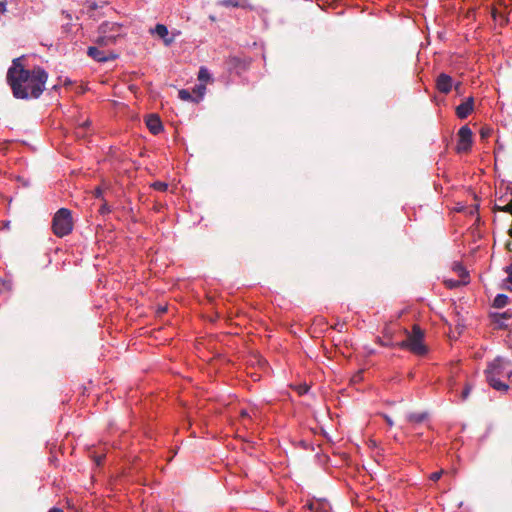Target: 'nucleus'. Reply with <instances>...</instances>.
<instances>
[{"instance_id":"obj_15","label":"nucleus","mask_w":512,"mask_h":512,"mask_svg":"<svg viewBox=\"0 0 512 512\" xmlns=\"http://www.w3.org/2000/svg\"><path fill=\"white\" fill-rule=\"evenodd\" d=\"M427 418L426 413H409L406 419L410 423H421Z\"/></svg>"},{"instance_id":"obj_9","label":"nucleus","mask_w":512,"mask_h":512,"mask_svg":"<svg viewBox=\"0 0 512 512\" xmlns=\"http://www.w3.org/2000/svg\"><path fill=\"white\" fill-rule=\"evenodd\" d=\"M87 54L97 62H107L117 58L113 52H105L98 47L91 46L88 48Z\"/></svg>"},{"instance_id":"obj_31","label":"nucleus","mask_w":512,"mask_h":512,"mask_svg":"<svg viewBox=\"0 0 512 512\" xmlns=\"http://www.w3.org/2000/svg\"><path fill=\"white\" fill-rule=\"evenodd\" d=\"M454 269H455V270H457V271H459V272H461V273H464V272H465V271H464V269H463V267H462L461 265H459V264H455Z\"/></svg>"},{"instance_id":"obj_22","label":"nucleus","mask_w":512,"mask_h":512,"mask_svg":"<svg viewBox=\"0 0 512 512\" xmlns=\"http://www.w3.org/2000/svg\"><path fill=\"white\" fill-rule=\"evenodd\" d=\"M471 386L470 385H466L464 390L462 391V394H461V398L462 400H466L471 392Z\"/></svg>"},{"instance_id":"obj_33","label":"nucleus","mask_w":512,"mask_h":512,"mask_svg":"<svg viewBox=\"0 0 512 512\" xmlns=\"http://www.w3.org/2000/svg\"><path fill=\"white\" fill-rule=\"evenodd\" d=\"M48 512H63V511L59 508L54 507V508H51Z\"/></svg>"},{"instance_id":"obj_1","label":"nucleus","mask_w":512,"mask_h":512,"mask_svg":"<svg viewBox=\"0 0 512 512\" xmlns=\"http://www.w3.org/2000/svg\"><path fill=\"white\" fill-rule=\"evenodd\" d=\"M21 60L22 58L14 59L7 72V81L13 96L17 99H37L45 90L48 74L41 67L25 69Z\"/></svg>"},{"instance_id":"obj_6","label":"nucleus","mask_w":512,"mask_h":512,"mask_svg":"<svg viewBox=\"0 0 512 512\" xmlns=\"http://www.w3.org/2000/svg\"><path fill=\"white\" fill-rule=\"evenodd\" d=\"M472 145V131L468 126H463L458 131V152H467L470 150Z\"/></svg>"},{"instance_id":"obj_27","label":"nucleus","mask_w":512,"mask_h":512,"mask_svg":"<svg viewBox=\"0 0 512 512\" xmlns=\"http://www.w3.org/2000/svg\"><path fill=\"white\" fill-rule=\"evenodd\" d=\"M7 11V2L6 1H0V12L5 13Z\"/></svg>"},{"instance_id":"obj_17","label":"nucleus","mask_w":512,"mask_h":512,"mask_svg":"<svg viewBox=\"0 0 512 512\" xmlns=\"http://www.w3.org/2000/svg\"><path fill=\"white\" fill-rule=\"evenodd\" d=\"M193 92H194V94H196L195 99H196V102H198L203 98V96L206 92V87L204 84L197 85L194 88Z\"/></svg>"},{"instance_id":"obj_3","label":"nucleus","mask_w":512,"mask_h":512,"mask_svg":"<svg viewBox=\"0 0 512 512\" xmlns=\"http://www.w3.org/2000/svg\"><path fill=\"white\" fill-rule=\"evenodd\" d=\"M125 35L123 26L115 22H104L99 26V36L96 43L99 46L115 44L117 40Z\"/></svg>"},{"instance_id":"obj_29","label":"nucleus","mask_w":512,"mask_h":512,"mask_svg":"<svg viewBox=\"0 0 512 512\" xmlns=\"http://www.w3.org/2000/svg\"><path fill=\"white\" fill-rule=\"evenodd\" d=\"M489 134H490V130L489 129H481V137L482 138L488 137Z\"/></svg>"},{"instance_id":"obj_4","label":"nucleus","mask_w":512,"mask_h":512,"mask_svg":"<svg viewBox=\"0 0 512 512\" xmlns=\"http://www.w3.org/2000/svg\"><path fill=\"white\" fill-rule=\"evenodd\" d=\"M424 333L418 325H414L412 332L408 333L407 339L402 341L399 346L402 348L409 349L416 355H425L427 353V347L423 343Z\"/></svg>"},{"instance_id":"obj_14","label":"nucleus","mask_w":512,"mask_h":512,"mask_svg":"<svg viewBox=\"0 0 512 512\" xmlns=\"http://www.w3.org/2000/svg\"><path fill=\"white\" fill-rule=\"evenodd\" d=\"M146 125L151 133L158 134L162 130V123L158 116L150 115L146 120Z\"/></svg>"},{"instance_id":"obj_26","label":"nucleus","mask_w":512,"mask_h":512,"mask_svg":"<svg viewBox=\"0 0 512 512\" xmlns=\"http://www.w3.org/2000/svg\"><path fill=\"white\" fill-rule=\"evenodd\" d=\"M90 125V122L88 120L84 121L81 126L78 128V131H77V135L80 136L82 135V130L85 128V127H88Z\"/></svg>"},{"instance_id":"obj_23","label":"nucleus","mask_w":512,"mask_h":512,"mask_svg":"<svg viewBox=\"0 0 512 512\" xmlns=\"http://www.w3.org/2000/svg\"><path fill=\"white\" fill-rule=\"evenodd\" d=\"M256 414H257V411L256 410H253L252 411V414H250L248 411L246 410H242L241 411V416L244 418V417H249V418H253V417H256Z\"/></svg>"},{"instance_id":"obj_5","label":"nucleus","mask_w":512,"mask_h":512,"mask_svg":"<svg viewBox=\"0 0 512 512\" xmlns=\"http://www.w3.org/2000/svg\"><path fill=\"white\" fill-rule=\"evenodd\" d=\"M52 229L56 236L64 237L73 229V222L70 210L66 208L59 209L53 218Z\"/></svg>"},{"instance_id":"obj_7","label":"nucleus","mask_w":512,"mask_h":512,"mask_svg":"<svg viewBox=\"0 0 512 512\" xmlns=\"http://www.w3.org/2000/svg\"><path fill=\"white\" fill-rule=\"evenodd\" d=\"M460 83L453 84V79L445 73H441L436 79V87L439 92L447 94L454 87L456 91L460 89Z\"/></svg>"},{"instance_id":"obj_19","label":"nucleus","mask_w":512,"mask_h":512,"mask_svg":"<svg viewBox=\"0 0 512 512\" xmlns=\"http://www.w3.org/2000/svg\"><path fill=\"white\" fill-rule=\"evenodd\" d=\"M178 96L183 101H193V102H196L195 97H193L192 94L188 90H186V89L180 90L178 92Z\"/></svg>"},{"instance_id":"obj_13","label":"nucleus","mask_w":512,"mask_h":512,"mask_svg":"<svg viewBox=\"0 0 512 512\" xmlns=\"http://www.w3.org/2000/svg\"><path fill=\"white\" fill-rule=\"evenodd\" d=\"M474 99L467 98L463 103L456 107V114L460 119H465L473 111Z\"/></svg>"},{"instance_id":"obj_8","label":"nucleus","mask_w":512,"mask_h":512,"mask_svg":"<svg viewBox=\"0 0 512 512\" xmlns=\"http://www.w3.org/2000/svg\"><path fill=\"white\" fill-rule=\"evenodd\" d=\"M150 32L160 37L166 46H170L179 35V32H173L172 36H169L168 28L164 24H157Z\"/></svg>"},{"instance_id":"obj_16","label":"nucleus","mask_w":512,"mask_h":512,"mask_svg":"<svg viewBox=\"0 0 512 512\" xmlns=\"http://www.w3.org/2000/svg\"><path fill=\"white\" fill-rule=\"evenodd\" d=\"M508 303V296L505 294H498L493 301V306L496 308H502Z\"/></svg>"},{"instance_id":"obj_12","label":"nucleus","mask_w":512,"mask_h":512,"mask_svg":"<svg viewBox=\"0 0 512 512\" xmlns=\"http://www.w3.org/2000/svg\"><path fill=\"white\" fill-rule=\"evenodd\" d=\"M493 319L498 328H508L512 324V310L494 314Z\"/></svg>"},{"instance_id":"obj_25","label":"nucleus","mask_w":512,"mask_h":512,"mask_svg":"<svg viewBox=\"0 0 512 512\" xmlns=\"http://www.w3.org/2000/svg\"><path fill=\"white\" fill-rule=\"evenodd\" d=\"M505 271L508 273L507 281L512 284V263L505 268Z\"/></svg>"},{"instance_id":"obj_30","label":"nucleus","mask_w":512,"mask_h":512,"mask_svg":"<svg viewBox=\"0 0 512 512\" xmlns=\"http://www.w3.org/2000/svg\"><path fill=\"white\" fill-rule=\"evenodd\" d=\"M102 193H103V192H102V189H101V188H99V187H98V188H96V189H95V196H96L97 198H100V197L102 196Z\"/></svg>"},{"instance_id":"obj_32","label":"nucleus","mask_w":512,"mask_h":512,"mask_svg":"<svg viewBox=\"0 0 512 512\" xmlns=\"http://www.w3.org/2000/svg\"><path fill=\"white\" fill-rule=\"evenodd\" d=\"M447 284H448V286H449V287H451V288H452V287H456V286L458 285V281H452V280H451V281L447 282Z\"/></svg>"},{"instance_id":"obj_2","label":"nucleus","mask_w":512,"mask_h":512,"mask_svg":"<svg viewBox=\"0 0 512 512\" xmlns=\"http://www.w3.org/2000/svg\"><path fill=\"white\" fill-rule=\"evenodd\" d=\"M509 366H511L510 361L503 357H497L488 364L485 376L493 389L500 392H507L509 390V385L501 381V377H507L512 381V370L507 371Z\"/></svg>"},{"instance_id":"obj_21","label":"nucleus","mask_w":512,"mask_h":512,"mask_svg":"<svg viewBox=\"0 0 512 512\" xmlns=\"http://www.w3.org/2000/svg\"><path fill=\"white\" fill-rule=\"evenodd\" d=\"M498 209L504 212H509L512 214V199L503 207L497 206Z\"/></svg>"},{"instance_id":"obj_24","label":"nucleus","mask_w":512,"mask_h":512,"mask_svg":"<svg viewBox=\"0 0 512 512\" xmlns=\"http://www.w3.org/2000/svg\"><path fill=\"white\" fill-rule=\"evenodd\" d=\"M442 474H443V470L434 472L430 475V479L432 481H438L440 479V477L442 476Z\"/></svg>"},{"instance_id":"obj_35","label":"nucleus","mask_w":512,"mask_h":512,"mask_svg":"<svg viewBox=\"0 0 512 512\" xmlns=\"http://www.w3.org/2000/svg\"><path fill=\"white\" fill-rule=\"evenodd\" d=\"M102 459H103L102 456L97 457L96 462L98 465L101 463Z\"/></svg>"},{"instance_id":"obj_20","label":"nucleus","mask_w":512,"mask_h":512,"mask_svg":"<svg viewBox=\"0 0 512 512\" xmlns=\"http://www.w3.org/2000/svg\"><path fill=\"white\" fill-rule=\"evenodd\" d=\"M168 185L164 182H155L153 184V188L159 191H165L167 189Z\"/></svg>"},{"instance_id":"obj_28","label":"nucleus","mask_w":512,"mask_h":512,"mask_svg":"<svg viewBox=\"0 0 512 512\" xmlns=\"http://www.w3.org/2000/svg\"><path fill=\"white\" fill-rule=\"evenodd\" d=\"M383 417H384V419H385L386 423H387L390 427H392V426L394 425V422H393V420H392V418H391L390 416H388V415H386V414H383Z\"/></svg>"},{"instance_id":"obj_34","label":"nucleus","mask_w":512,"mask_h":512,"mask_svg":"<svg viewBox=\"0 0 512 512\" xmlns=\"http://www.w3.org/2000/svg\"><path fill=\"white\" fill-rule=\"evenodd\" d=\"M454 384H455V382L453 380L449 381V386H450L451 390L454 388Z\"/></svg>"},{"instance_id":"obj_10","label":"nucleus","mask_w":512,"mask_h":512,"mask_svg":"<svg viewBox=\"0 0 512 512\" xmlns=\"http://www.w3.org/2000/svg\"><path fill=\"white\" fill-rule=\"evenodd\" d=\"M216 5L225 8H242L249 10H253L254 8L249 0H218Z\"/></svg>"},{"instance_id":"obj_11","label":"nucleus","mask_w":512,"mask_h":512,"mask_svg":"<svg viewBox=\"0 0 512 512\" xmlns=\"http://www.w3.org/2000/svg\"><path fill=\"white\" fill-rule=\"evenodd\" d=\"M305 507L309 512H331L330 504L324 499H314L308 502Z\"/></svg>"},{"instance_id":"obj_18","label":"nucleus","mask_w":512,"mask_h":512,"mask_svg":"<svg viewBox=\"0 0 512 512\" xmlns=\"http://www.w3.org/2000/svg\"><path fill=\"white\" fill-rule=\"evenodd\" d=\"M210 78H211V75H210L209 70L205 67H201L198 72L199 81L206 82V81L210 80Z\"/></svg>"}]
</instances>
